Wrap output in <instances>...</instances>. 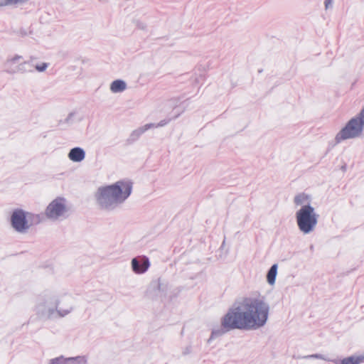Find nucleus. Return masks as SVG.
Here are the masks:
<instances>
[{"mask_svg": "<svg viewBox=\"0 0 364 364\" xmlns=\"http://www.w3.org/2000/svg\"><path fill=\"white\" fill-rule=\"evenodd\" d=\"M269 305L262 299L244 298L234 303L221 319V326L213 329L215 338L233 329H256L263 326L268 318Z\"/></svg>", "mask_w": 364, "mask_h": 364, "instance_id": "f257e3e1", "label": "nucleus"}, {"mask_svg": "<svg viewBox=\"0 0 364 364\" xmlns=\"http://www.w3.org/2000/svg\"><path fill=\"white\" fill-rule=\"evenodd\" d=\"M132 188V183L121 181L110 186L100 187L95 193L97 205L103 210H114L129 196Z\"/></svg>", "mask_w": 364, "mask_h": 364, "instance_id": "f03ea898", "label": "nucleus"}, {"mask_svg": "<svg viewBox=\"0 0 364 364\" xmlns=\"http://www.w3.org/2000/svg\"><path fill=\"white\" fill-rule=\"evenodd\" d=\"M296 219L299 230L309 234L313 232L318 223V215L309 204L304 205L296 213Z\"/></svg>", "mask_w": 364, "mask_h": 364, "instance_id": "7ed1b4c3", "label": "nucleus"}, {"mask_svg": "<svg viewBox=\"0 0 364 364\" xmlns=\"http://www.w3.org/2000/svg\"><path fill=\"white\" fill-rule=\"evenodd\" d=\"M36 310L38 315L50 318L55 311L60 316H64L70 312L71 308L67 310L58 309V300L54 296L48 294L38 299Z\"/></svg>", "mask_w": 364, "mask_h": 364, "instance_id": "20e7f679", "label": "nucleus"}, {"mask_svg": "<svg viewBox=\"0 0 364 364\" xmlns=\"http://www.w3.org/2000/svg\"><path fill=\"white\" fill-rule=\"evenodd\" d=\"M364 127V107L360 113L348 121L336 136H358Z\"/></svg>", "mask_w": 364, "mask_h": 364, "instance_id": "39448f33", "label": "nucleus"}, {"mask_svg": "<svg viewBox=\"0 0 364 364\" xmlns=\"http://www.w3.org/2000/svg\"><path fill=\"white\" fill-rule=\"evenodd\" d=\"M12 228L19 233H26L31 227L26 219V213L21 209H16L11 216Z\"/></svg>", "mask_w": 364, "mask_h": 364, "instance_id": "423d86ee", "label": "nucleus"}, {"mask_svg": "<svg viewBox=\"0 0 364 364\" xmlns=\"http://www.w3.org/2000/svg\"><path fill=\"white\" fill-rule=\"evenodd\" d=\"M68 212L65 200L63 198H58L53 200L46 210V216L51 220H58Z\"/></svg>", "mask_w": 364, "mask_h": 364, "instance_id": "0eeeda50", "label": "nucleus"}, {"mask_svg": "<svg viewBox=\"0 0 364 364\" xmlns=\"http://www.w3.org/2000/svg\"><path fill=\"white\" fill-rule=\"evenodd\" d=\"M21 58L20 55H16L6 63V72L14 74L17 73H25L33 70V65L28 62H23L18 65L16 63Z\"/></svg>", "mask_w": 364, "mask_h": 364, "instance_id": "6e6552de", "label": "nucleus"}, {"mask_svg": "<svg viewBox=\"0 0 364 364\" xmlns=\"http://www.w3.org/2000/svg\"><path fill=\"white\" fill-rule=\"evenodd\" d=\"M168 286L161 282L160 279L151 283V289L149 291V296L152 299H163L166 296Z\"/></svg>", "mask_w": 364, "mask_h": 364, "instance_id": "1a4fd4ad", "label": "nucleus"}, {"mask_svg": "<svg viewBox=\"0 0 364 364\" xmlns=\"http://www.w3.org/2000/svg\"><path fill=\"white\" fill-rule=\"evenodd\" d=\"M149 265V259L145 256L134 257L132 260V269L136 274L144 273Z\"/></svg>", "mask_w": 364, "mask_h": 364, "instance_id": "9d476101", "label": "nucleus"}, {"mask_svg": "<svg viewBox=\"0 0 364 364\" xmlns=\"http://www.w3.org/2000/svg\"><path fill=\"white\" fill-rule=\"evenodd\" d=\"M85 153L84 150L80 147L72 149L68 154L69 159L75 162L82 161L85 159Z\"/></svg>", "mask_w": 364, "mask_h": 364, "instance_id": "9b49d317", "label": "nucleus"}, {"mask_svg": "<svg viewBox=\"0 0 364 364\" xmlns=\"http://www.w3.org/2000/svg\"><path fill=\"white\" fill-rule=\"evenodd\" d=\"M127 87V83L122 80H114L111 84L109 89L113 93H119L124 92Z\"/></svg>", "mask_w": 364, "mask_h": 364, "instance_id": "f8f14e48", "label": "nucleus"}, {"mask_svg": "<svg viewBox=\"0 0 364 364\" xmlns=\"http://www.w3.org/2000/svg\"><path fill=\"white\" fill-rule=\"evenodd\" d=\"M166 123H167V122H166V121H161L160 123H159L157 124H145L144 126H142V127L135 129L132 133V136H136L141 135L144 133V132L146 130H147L150 128L161 127V126H164V124H166Z\"/></svg>", "mask_w": 364, "mask_h": 364, "instance_id": "ddd939ff", "label": "nucleus"}, {"mask_svg": "<svg viewBox=\"0 0 364 364\" xmlns=\"http://www.w3.org/2000/svg\"><path fill=\"white\" fill-rule=\"evenodd\" d=\"M81 117L77 112H71L63 119L59 121V124L62 125L66 124L68 125L74 124L77 120H80Z\"/></svg>", "mask_w": 364, "mask_h": 364, "instance_id": "4468645a", "label": "nucleus"}, {"mask_svg": "<svg viewBox=\"0 0 364 364\" xmlns=\"http://www.w3.org/2000/svg\"><path fill=\"white\" fill-rule=\"evenodd\" d=\"M277 264H273L270 269H269L267 274V280L268 283L271 285L274 284L275 282V279L277 273Z\"/></svg>", "mask_w": 364, "mask_h": 364, "instance_id": "2eb2a0df", "label": "nucleus"}, {"mask_svg": "<svg viewBox=\"0 0 364 364\" xmlns=\"http://www.w3.org/2000/svg\"><path fill=\"white\" fill-rule=\"evenodd\" d=\"M67 364H86L87 359L85 356H76L66 358Z\"/></svg>", "mask_w": 364, "mask_h": 364, "instance_id": "dca6fc26", "label": "nucleus"}, {"mask_svg": "<svg viewBox=\"0 0 364 364\" xmlns=\"http://www.w3.org/2000/svg\"><path fill=\"white\" fill-rule=\"evenodd\" d=\"M309 198L307 195L304 193L299 194L294 197V202L297 205H306L305 203L309 201Z\"/></svg>", "mask_w": 364, "mask_h": 364, "instance_id": "f3484780", "label": "nucleus"}, {"mask_svg": "<svg viewBox=\"0 0 364 364\" xmlns=\"http://www.w3.org/2000/svg\"><path fill=\"white\" fill-rule=\"evenodd\" d=\"M359 360H354L353 357H348L341 360V364H358Z\"/></svg>", "mask_w": 364, "mask_h": 364, "instance_id": "a211bd4d", "label": "nucleus"}, {"mask_svg": "<svg viewBox=\"0 0 364 364\" xmlns=\"http://www.w3.org/2000/svg\"><path fill=\"white\" fill-rule=\"evenodd\" d=\"M50 364H67L66 358H65L63 356L53 358L50 360Z\"/></svg>", "mask_w": 364, "mask_h": 364, "instance_id": "6ab92c4d", "label": "nucleus"}, {"mask_svg": "<svg viewBox=\"0 0 364 364\" xmlns=\"http://www.w3.org/2000/svg\"><path fill=\"white\" fill-rule=\"evenodd\" d=\"M47 68H48V63H43L41 65H36L35 66L36 70H38V72H43L46 70Z\"/></svg>", "mask_w": 364, "mask_h": 364, "instance_id": "aec40b11", "label": "nucleus"}, {"mask_svg": "<svg viewBox=\"0 0 364 364\" xmlns=\"http://www.w3.org/2000/svg\"><path fill=\"white\" fill-rule=\"evenodd\" d=\"M306 358H318V359L328 360L321 354H313V355H308Z\"/></svg>", "mask_w": 364, "mask_h": 364, "instance_id": "412c9836", "label": "nucleus"}, {"mask_svg": "<svg viewBox=\"0 0 364 364\" xmlns=\"http://www.w3.org/2000/svg\"><path fill=\"white\" fill-rule=\"evenodd\" d=\"M191 351H192V347H191V345H189V346H186V347L183 349V355H188V354L191 353Z\"/></svg>", "mask_w": 364, "mask_h": 364, "instance_id": "4be33fe9", "label": "nucleus"}, {"mask_svg": "<svg viewBox=\"0 0 364 364\" xmlns=\"http://www.w3.org/2000/svg\"><path fill=\"white\" fill-rule=\"evenodd\" d=\"M325 7L328 9L332 4V0H325Z\"/></svg>", "mask_w": 364, "mask_h": 364, "instance_id": "5701e85b", "label": "nucleus"}, {"mask_svg": "<svg viewBox=\"0 0 364 364\" xmlns=\"http://www.w3.org/2000/svg\"><path fill=\"white\" fill-rule=\"evenodd\" d=\"M137 26L141 29H144L146 28V25L144 23H138Z\"/></svg>", "mask_w": 364, "mask_h": 364, "instance_id": "b1692460", "label": "nucleus"}, {"mask_svg": "<svg viewBox=\"0 0 364 364\" xmlns=\"http://www.w3.org/2000/svg\"><path fill=\"white\" fill-rule=\"evenodd\" d=\"M341 170H342L343 171H346V164H344V165H343V166H341Z\"/></svg>", "mask_w": 364, "mask_h": 364, "instance_id": "393cba45", "label": "nucleus"}, {"mask_svg": "<svg viewBox=\"0 0 364 364\" xmlns=\"http://www.w3.org/2000/svg\"><path fill=\"white\" fill-rule=\"evenodd\" d=\"M346 139V138H344V137H342V138H336V144H337V143H339V142H340V139Z\"/></svg>", "mask_w": 364, "mask_h": 364, "instance_id": "a878e982", "label": "nucleus"}]
</instances>
